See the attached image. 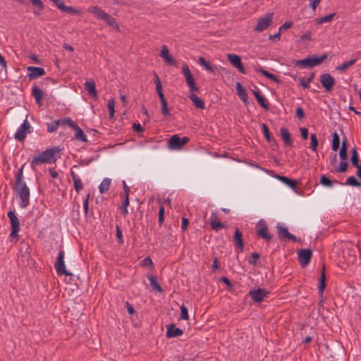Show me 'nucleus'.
I'll list each match as a JSON object with an SVG mask.
<instances>
[{
	"instance_id": "6e6d98bb",
	"label": "nucleus",
	"mask_w": 361,
	"mask_h": 361,
	"mask_svg": "<svg viewBox=\"0 0 361 361\" xmlns=\"http://www.w3.org/2000/svg\"><path fill=\"white\" fill-rule=\"evenodd\" d=\"M23 166H22V167L19 169V171H18V173H17V175H16V185L20 184V183H25V182L22 180V178H23Z\"/></svg>"
},
{
	"instance_id": "79ce46f5",
	"label": "nucleus",
	"mask_w": 361,
	"mask_h": 361,
	"mask_svg": "<svg viewBox=\"0 0 361 361\" xmlns=\"http://www.w3.org/2000/svg\"><path fill=\"white\" fill-rule=\"evenodd\" d=\"M346 185L361 188V182L358 181L354 176H350L346 179Z\"/></svg>"
},
{
	"instance_id": "72a5a7b5",
	"label": "nucleus",
	"mask_w": 361,
	"mask_h": 361,
	"mask_svg": "<svg viewBox=\"0 0 361 361\" xmlns=\"http://www.w3.org/2000/svg\"><path fill=\"white\" fill-rule=\"evenodd\" d=\"M104 20L109 25L111 26L112 27L115 28L116 30H118L119 27L118 24L116 23V19L114 18L111 16H110L109 13L106 15L104 17Z\"/></svg>"
},
{
	"instance_id": "423d86ee",
	"label": "nucleus",
	"mask_w": 361,
	"mask_h": 361,
	"mask_svg": "<svg viewBox=\"0 0 361 361\" xmlns=\"http://www.w3.org/2000/svg\"><path fill=\"white\" fill-rule=\"evenodd\" d=\"M273 13H269L264 17L259 18L257 20V25L254 28V30L258 32L265 30L269 26L272 24L273 21Z\"/></svg>"
},
{
	"instance_id": "20e7f679",
	"label": "nucleus",
	"mask_w": 361,
	"mask_h": 361,
	"mask_svg": "<svg viewBox=\"0 0 361 361\" xmlns=\"http://www.w3.org/2000/svg\"><path fill=\"white\" fill-rule=\"evenodd\" d=\"M256 233L266 242H269L272 239V235L269 233L267 224L265 220L262 219L256 224Z\"/></svg>"
},
{
	"instance_id": "b1692460",
	"label": "nucleus",
	"mask_w": 361,
	"mask_h": 361,
	"mask_svg": "<svg viewBox=\"0 0 361 361\" xmlns=\"http://www.w3.org/2000/svg\"><path fill=\"white\" fill-rule=\"evenodd\" d=\"M75 131V138L77 141L86 142H87V138L83 130L77 125L76 127L73 128Z\"/></svg>"
},
{
	"instance_id": "bf43d9fd",
	"label": "nucleus",
	"mask_w": 361,
	"mask_h": 361,
	"mask_svg": "<svg viewBox=\"0 0 361 361\" xmlns=\"http://www.w3.org/2000/svg\"><path fill=\"white\" fill-rule=\"evenodd\" d=\"M164 206H161L159 210V217H158V221L159 224H162L164 222Z\"/></svg>"
},
{
	"instance_id": "6e6552de",
	"label": "nucleus",
	"mask_w": 361,
	"mask_h": 361,
	"mask_svg": "<svg viewBox=\"0 0 361 361\" xmlns=\"http://www.w3.org/2000/svg\"><path fill=\"white\" fill-rule=\"evenodd\" d=\"M31 126L28 123L27 120L25 119L23 123L18 128L14 138L18 141H24L27 134L30 133Z\"/></svg>"
},
{
	"instance_id": "f257e3e1",
	"label": "nucleus",
	"mask_w": 361,
	"mask_h": 361,
	"mask_svg": "<svg viewBox=\"0 0 361 361\" xmlns=\"http://www.w3.org/2000/svg\"><path fill=\"white\" fill-rule=\"evenodd\" d=\"M54 154L55 151L52 148H50L37 155H34L30 164L31 167L34 169L35 166L40 164L54 162L55 161Z\"/></svg>"
},
{
	"instance_id": "37998d69",
	"label": "nucleus",
	"mask_w": 361,
	"mask_h": 361,
	"mask_svg": "<svg viewBox=\"0 0 361 361\" xmlns=\"http://www.w3.org/2000/svg\"><path fill=\"white\" fill-rule=\"evenodd\" d=\"M262 127L263 134H264L266 140L269 142H271L272 141L275 142V140L272 139L271 137L268 126L265 123H262Z\"/></svg>"
},
{
	"instance_id": "a18cd8bd",
	"label": "nucleus",
	"mask_w": 361,
	"mask_h": 361,
	"mask_svg": "<svg viewBox=\"0 0 361 361\" xmlns=\"http://www.w3.org/2000/svg\"><path fill=\"white\" fill-rule=\"evenodd\" d=\"M59 125H60L59 120H56L50 123H47V131L49 133H54V132L56 131Z\"/></svg>"
},
{
	"instance_id": "9b49d317",
	"label": "nucleus",
	"mask_w": 361,
	"mask_h": 361,
	"mask_svg": "<svg viewBox=\"0 0 361 361\" xmlns=\"http://www.w3.org/2000/svg\"><path fill=\"white\" fill-rule=\"evenodd\" d=\"M320 82L327 92L332 90L336 82L334 78L329 73L322 74L320 77Z\"/></svg>"
},
{
	"instance_id": "0eeeda50",
	"label": "nucleus",
	"mask_w": 361,
	"mask_h": 361,
	"mask_svg": "<svg viewBox=\"0 0 361 361\" xmlns=\"http://www.w3.org/2000/svg\"><path fill=\"white\" fill-rule=\"evenodd\" d=\"M182 73L185 76L186 83L189 87L190 92H197L199 90L196 86L194 77L191 73V71L189 68V66L186 64H184L182 66Z\"/></svg>"
},
{
	"instance_id": "8fccbe9b",
	"label": "nucleus",
	"mask_w": 361,
	"mask_h": 361,
	"mask_svg": "<svg viewBox=\"0 0 361 361\" xmlns=\"http://www.w3.org/2000/svg\"><path fill=\"white\" fill-rule=\"evenodd\" d=\"M350 161L352 165L353 166H357L359 164V158L356 148H353L352 149V157L350 159Z\"/></svg>"
},
{
	"instance_id": "dca6fc26",
	"label": "nucleus",
	"mask_w": 361,
	"mask_h": 361,
	"mask_svg": "<svg viewBox=\"0 0 361 361\" xmlns=\"http://www.w3.org/2000/svg\"><path fill=\"white\" fill-rule=\"evenodd\" d=\"M278 235L280 238H286V239H290L293 240H295L296 238L295 235L290 234L288 232V228L286 226H283L281 224L279 223L276 226Z\"/></svg>"
},
{
	"instance_id": "f8f14e48",
	"label": "nucleus",
	"mask_w": 361,
	"mask_h": 361,
	"mask_svg": "<svg viewBox=\"0 0 361 361\" xmlns=\"http://www.w3.org/2000/svg\"><path fill=\"white\" fill-rule=\"evenodd\" d=\"M227 58L230 63L232 64V66L236 68L239 72H240L243 74L246 73V70L245 69L241 62V59L238 55L234 54H228Z\"/></svg>"
},
{
	"instance_id": "cd10ccee",
	"label": "nucleus",
	"mask_w": 361,
	"mask_h": 361,
	"mask_svg": "<svg viewBox=\"0 0 361 361\" xmlns=\"http://www.w3.org/2000/svg\"><path fill=\"white\" fill-rule=\"evenodd\" d=\"M280 133L285 145L287 146H290L292 145V142L290 140V134L289 133L288 129L286 128H281L280 129Z\"/></svg>"
},
{
	"instance_id": "a211bd4d",
	"label": "nucleus",
	"mask_w": 361,
	"mask_h": 361,
	"mask_svg": "<svg viewBox=\"0 0 361 361\" xmlns=\"http://www.w3.org/2000/svg\"><path fill=\"white\" fill-rule=\"evenodd\" d=\"M160 56L164 60V61L166 63H167L168 64H170L172 66L176 65V59L170 55L169 49L166 45H163L161 47Z\"/></svg>"
},
{
	"instance_id": "39448f33",
	"label": "nucleus",
	"mask_w": 361,
	"mask_h": 361,
	"mask_svg": "<svg viewBox=\"0 0 361 361\" xmlns=\"http://www.w3.org/2000/svg\"><path fill=\"white\" fill-rule=\"evenodd\" d=\"M65 252L63 250H60L59 252L57 261L54 264L56 271L58 275L71 276L72 274L66 270L65 266Z\"/></svg>"
},
{
	"instance_id": "49530a36",
	"label": "nucleus",
	"mask_w": 361,
	"mask_h": 361,
	"mask_svg": "<svg viewBox=\"0 0 361 361\" xmlns=\"http://www.w3.org/2000/svg\"><path fill=\"white\" fill-rule=\"evenodd\" d=\"M320 183L323 185L324 186L332 188L334 186V181L331 180L329 178H327L326 176L323 175L321 177L320 179Z\"/></svg>"
},
{
	"instance_id": "473e14b6",
	"label": "nucleus",
	"mask_w": 361,
	"mask_h": 361,
	"mask_svg": "<svg viewBox=\"0 0 361 361\" xmlns=\"http://www.w3.org/2000/svg\"><path fill=\"white\" fill-rule=\"evenodd\" d=\"M32 4L37 8V10L34 11L33 13L35 16L40 15L42 11L44 9V4L41 0H30Z\"/></svg>"
},
{
	"instance_id": "4c0bfd02",
	"label": "nucleus",
	"mask_w": 361,
	"mask_h": 361,
	"mask_svg": "<svg viewBox=\"0 0 361 361\" xmlns=\"http://www.w3.org/2000/svg\"><path fill=\"white\" fill-rule=\"evenodd\" d=\"M335 16H336V13H333L329 15L322 17L320 18H317V19H316V23L319 25V24H322L324 23H329L333 20V18H334Z\"/></svg>"
},
{
	"instance_id": "4468645a",
	"label": "nucleus",
	"mask_w": 361,
	"mask_h": 361,
	"mask_svg": "<svg viewBox=\"0 0 361 361\" xmlns=\"http://www.w3.org/2000/svg\"><path fill=\"white\" fill-rule=\"evenodd\" d=\"M183 334V330L176 326L173 324L166 325V336L169 338L180 336Z\"/></svg>"
},
{
	"instance_id": "ea45409f",
	"label": "nucleus",
	"mask_w": 361,
	"mask_h": 361,
	"mask_svg": "<svg viewBox=\"0 0 361 361\" xmlns=\"http://www.w3.org/2000/svg\"><path fill=\"white\" fill-rule=\"evenodd\" d=\"M340 145V137L338 134L335 132L333 135V140H332V149L335 152H336Z\"/></svg>"
},
{
	"instance_id": "338daca9",
	"label": "nucleus",
	"mask_w": 361,
	"mask_h": 361,
	"mask_svg": "<svg viewBox=\"0 0 361 361\" xmlns=\"http://www.w3.org/2000/svg\"><path fill=\"white\" fill-rule=\"evenodd\" d=\"M321 0H310V6L313 9L315 10V8L318 6Z\"/></svg>"
},
{
	"instance_id": "412c9836",
	"label": "nucleus",
	"mask_w": 361,
	"mask_h": 361,
	"mask_svg": "<svg viewBox=\"0 0 361 361\" xmlns=\"http://www.w3.org/2000/svg\"><path fill=\"white\" fill-rule=\"evenodd\" d=\"M88 12L93 13L98 19L104 20V17L107 14L104 10L99 6H90L87 9Z\"/></svg>"
},
{
	"instance_id": "09e8293b",
	"label": "nucleus",
	"mask_w": 361,
	"mask_h": 361,
	"mask_svg": "<svg viewBox=\"0 0 361 361\" xmlns=\"http://www.w3.org/2000/svg\"><path fill=\"white\" fill-rule=\"evenodd\" d=\"M115 101L114 99H111L108 101L107 107L109 111V116L111 118H113L115 113Z\"/></svg>"
},
{
	"instance_id": "c756f323",
	"label": "nucleus",
	"mask_w": 361,
	"mask_h": 361,
	"mask_svg": "<svg viewBox=\"0 0 361 361\" xmlns=\"http://www.w3.org/2000/svg\"><path fill=\"white\" fill-rule=\"evenodd\" d=\"M111 185V179L108 178H105L99 186V190L101 194H104L106 192Z\"/></svg>"
},
{
	"instance_id": "a878e982",
	"label": "nucleus",
	"mask_w": 361,
	"mask_h": 361,
	"mask_svg": "<svg viewBox=\"0 0 361 361\" xmlns=\"http://www.w3.org/2000/svg\"><path fill=\"white\" fill-rule=\"evenodd\" d=\"M276 178L293 190H295L298 184V181L296 180L290 179L288 177L282 176H277Z\"/></svg>"
},
{
	"instance_id": "e2e57ef3",
	"label": "nucleus",
	"mask_w": 361,
	"mask_h": 361,
	"mask_svg": "<svg viewBox=\"0 0 361 361\" xmlns=\"http://www.w3.org/2000/svg\"><path fill=\"white\" fill-rule=\"evenodd\" d=\"M298 80L300 81V85L303 88H308L309 87V86H310L309 81H307V80H305L304 78L300 77L298 78Z\"/></svg>"
},
{
	"instance_id": "c03bdc74",
	"label": "nucleus",
	"mask_w": 361,
	"mask_h": 361,
	"mask_svg": "<svg viewBox=\"0 0 361 361\" xmlns=\"http://www.w3.org/2000/svg\"><path fill=\"white\" fill-rule=\"evenodd\" d=\"M154 80L156 84V91L158 93H162V85L161 80L156 72H154Z\"/></svg>"
},
{
	"instance_id": "aec40b11",
	"label": "nucleus",
	"mask_w": 361,
	"mask_h": 361,
	"mask_svg": "<svg viewBox=\"0 0 361 361\" xmlns=\"http://www.w3.org/2000/svg\"><path fill=\"white\" fill-rule=\"evenodd\" d=\"M85 89L87 91L88 94L92 96L94 99L97 98V92L96 90V84L93 79L87 80L85 84Z\"/></svg>"
},
{
	"instance_id": "69168bd1",
	"label": "nucleus",
	"mask_w": 361,
	"mask_h": 361,
	"mask_svg": "<svg viewBox=\"0 0 361 361\" xmlns=\"http://www.w3.org/2000/svg\"><path fill=\"white\" fill-rule=\"evenodd\" d=\"M125 305L128 314L133 315L135 313V310L133 307L128 302H126Z\"/></svg>"
},
{
	"instance_id": "1a4fd4ad",
	"label": "nucleus",
	"mask_w": 361,
	"mask_h": 361,
	"mask_svg": "<svg viewBox=\"0 0 361 361\" xmlns=\"http://www.w3.org/2000/svg\"><path fill=\"white\" fill-rule=\"evenodd\" d=\"M8 217L11 221L12 227L10 237L11 238H17L18 236V231H20V221L13 211H9L8 212Z\"/></svg>"
},
{
	"instance_id": "5fc2aeb1",
	"label": "nucleus",
	"mask_w": 361,
	"mask_h": 361,
	"mask_svg": "<svg viewBox=\"0 0 361 361\" xmlns=\"http://www.w3.org/2000/svg\"><path fill=\"white\" fill-rule=\"evenodd\" d=\"M161 103V114L164 115V116H169L170 115V111L168 109V107H167V105H168V103H167V101H163Z\"/></svg>"
},
{
	"instance_id": "7c9ffc66",
	"label": "nucleus",
	"mask_w": 361,
	"mask_h": 361,
	"mask_svg": "<svg viewBox=\"0 0 361 361\" xmlns=\"http://www.w3.org/2000/svg\"><path fill=\"white\" fill-rule=\"evenodd\" d=\"M357 61V59H353L350 60L349 61L344 62L340 66H337L336 69L338 71L345 72L347 69H348L351 66L355 64Z\"/></svg>"
},
{
	"instance_id": "680f3d73",
	"label": "nucleus",
	"mask_w": 361,
	"mask_h": 361,
	"mask_svg": "<svg viewBox=\"0 0 361 361\" xmlns=\"http://www.w3.org/2000/svg\"><path fill=\"white\" fill-rule=\"evenodd\" d=\"M300 38L302 41H311L312 40L311 32L310 31L305 32L302 35H301Z\"/></svg>"
},
{
	"instance_id": "e433bc0d",
	"label": "nucleus",
	"mask_w": 361,
	"mask_h": 361,
	"mask_svg": "<svg viewBox=\"0 0 361 361\" xmlns=\"http://www.w3.org/2000/svg\"><path fill=\"white\" fill-rule=\"evenodd\" d=\"M199 62L201 66H204L205 69L211 73H214V70L210 63L204 59V57L199 58Z\"/></svg>"
},
{
	"instance_id": "58836bf2",
	"label": "nucleus",
	"mask_w": 361,
	"mask_h": 361,
	"mask_svg": "<svg viewBox=\"0 0 361 361\" xmlns=\"http://www.w3.org/2000/svg\"><path fill=\"white\" fill-rule=\"evenodd\" d=\"M346 139H344L342 142V146L339 152V156L343 161L347 159V146Z\"/></svg>"
},
{
	"instance_id": "052dcab7",
	"label": "nucleus",
	"mask_w": 361,
	"mask_h": 361,
	"mask_svg": "<svg viewBox=\"0 0 361 361\" xmlns=\"http://www.w3.org/2000/svg\"><path fill=\"white\" fill-rule=\"evenodd\" d=\"M259 257H260V255L259 253H257V252L252 253V259H250L249 263L251 264H253V265L256 264Z\"/></svg>"
},
{
	"instance_id": "a19ab883",
	"label": "nucleus",
	"mask_w": 361,
	"mask_h": 361,
	"mask_svg": "<svg viewBox=\"0 0 361 361\" xmlns=\"http://www.w3.org/2000/svg\"><path fill=\"white\" fill-rule=\"evenodd\" d=\"M325 280H326V278H325V275H324V269H323L321 277H320V280H319V285L318 287L319 292L322 295L324 290L325 289V287H326Z\"/></svg>"
},
{
	"instance_id": "c85d7f7f",
	"label": "nucleus",
	"mask_w": 361,
	"mask_h": 361,
	"mask_svg": "<svg viewBox=\"0 0 361 361\" xmlns=\"http://www.w3.org/2000/svg\"><path fill=\"white\" fill-rule=\"evenodd\" d=\"M253 94L257 100L258 103L260 104L262 107L265 109H268L269 106L266 101V99L261 94L259 90L253 91Z\"/></svg>"
},
{
	"instance_id": "9d476101",
	"label": "nucleus",
	"mask_w": 361,
	"mask_h": 361,
	"mask_svg": "<svg viewBox=\"0 0 361 361\" xmlns=\"http://www.w3.org/2000/svg\"><path fill=\"white\" fill-rule=\"evenodd\" d=\"M312 254L310 249H302L298 251V261L302 267H305L310 263Z\"/></svg>"
},
{
	"instance_id": "de8ad7c7",
	"label": "nucleus",
	"mask_w": 361,
	"mask_h": 361,
	"mask_svg": "<svg viewBox=\"0 0 361 361\" xmlns=\"http://www.w3.org/2000/svg\"><path fill=\"white\" fill-rule=\"evenodd\" d=\"M310 147L313 152H316L318 146V140L315 134H311L310 135Z\"/></svg>"
},
{
	"instance_id": "f03ea898",
	"label": "nucleus",
	"mask_w": 361,
	"mask_h": 361,
	"mask_svg": "<svg viewBox=\"0 0 361 361\" xmlns=\"http://www.w3.org/2000/svg\"><path fill=\"white\" fill-rule=\"evenodd\" d=\"M16 191L20 197L19 204L20 207L25 208L30 204V189L26 183H20L16 185Z\"/></svg>"
},
{
	"instance_id": "5701e85b",
	"label": "nucleus",
	"mask_w": 361,
	"mask_h": 361,
	"mask_svg": "<svg viewBox=\"0 0 361 361\" xmlns=\"http://www.w3.org/2000/svg\"><path fill=\"white\" fill-rule=\"evenodd\" d=\"M32 95L34 97L36 103L41 104V102L44 97V93L42 90L37 86H33L32 87Z\"/></svg>"
},
{
	"instance_id": "ddd939ff",
	"label": "nucleus",
	"mask_w": 361,
	"mask_h": 361,
	"mask_svg": "<svg viewBox=\"0 0 361 361\" xmlns=\"http://www.w3.org/2000/svg\"><path fill=\"white\" fill-rule=\"evenodd\" d=\"M251 298L256 302H262L265 298L267 297L268 292L264 288H257L252 290L249 292Z\"/></svg>"
},
{
	"instance_id": "4be33fe9",
	"label": "nucleus",
	"mask_w": 361,
	"mask_h": 361,
	"mask_svg": "<svg viewBox=\"0 0 361 361\" xmlns=\"http://www.w3.org/2000/svg\"><path fill=\"white\" fill-rule=\"evenodd\" d=\"M190 99L192 102L193 105L200 109H205V104L204 102L198 96H197L195 94H191L189 96Z\"/></svg>"
},
{
	"instance_id": "0e129e2a",
	"label": "nucleus",
	"mask_w": 361,
	"mask_h": 361,
	"mask_svg": "<svg viewBox=\"0 0 361 361\" xmlns=\"http://www.w3.org/2000/svg\"><path fill=\"white\" fill-rule=\"evenodd\" d=\"M295 113H296V116L300 119H302L305 117L304 111H303L302 108H301V107H298L296 109Z\"/></svg>"
},
{
	"instance_id": "774afa93",
	"label": "nucleus",
	"mask_w": 361,
	"mask_h": 361,
	"mask_svg": "<svg viewBox=\"0 0 361 361\" xmlns=\"http://www.w3.org/2000/svg\"><path fill=\"white\" fill-rule=\"evenodd\" d=\"M301 136L304 140H307L308 137V130L306 128H300Z\"/></svg>"
},
{
	"instance_id": "603ef678",
	"label": "nucleus",
	"mask_w": 361,
	"mask_h": 361,
	"mask_svg": "<svg viewBox=\"0 0 361 361\" xmlns=\"http://www.w3.org/2000/svg\"><path fill=\"white\" fill-rule=\"evenodd\" d=\"M180 319H185V320L188 319V317H189L188 309L183 305H182L180 306Z\"/></svg>"
},
{
	"instance_id": "393cba45",
	"label": "nucleus",
	"mask_w": 361,
	"mask_h": 361,
	"mask_svg": "<svg viewBox=\"0 0 361 361\" xmlns=\"http://www.w3.org/2000/svg\"><path fill=\"white\" fill-rule=\"evenodd\" d=\"M236 91L237 94L239 96L240 99L244 102L247 103V94L245 91V89L243 87L240 82H238L236 83Z\"/></svg>"
},
{
	"instance_id": "4d7b16f0",
	"label": "nucleus",
	"mask_w": 361,
	"mask_h": 361,
	"mask_svg": "<svg viewBox=\"0 0 361 361\" xmlns=\"http://www.w3.org/2000/svg\"><path fill=\"white\" fill-rule=\"evenodd\" d=\"M292 21H286L279 27V32L290 28L293 26Z\"/></svg>"
},
{
	"instance_id": "f704fd0d",
	"label": "nucleus",
	"mask_w": 361,
	"mask_h": 361,
	"mask_svg": "<svg viewBox=\"0 0 361 361\" xmlns=\"http://www.w3.org/2000/svg\"><path fill=\"white\" fill-rule=\"evenodd\" d=\"M148 279L150 282V285H151L152 288L154 290H156L158 292L162 291V288H161V286L158 283V282L157 281V278L154 276H152V275L149 276L148 277Z\"/></svg>"
},
{
	"instance_id": "f3484780",
	"label": "nucleus",
	"mask_w": 361,
	"mask_h": 361,
	"mask_svg": "<svg viewBox=\"0 0 361 361\" xmlns=\"http://www.w3.org/2000/svg\"><path fill=\"white\" fill-rule=\"evenodd\" d=\"M168 147L171 150H177L182 148L180 137L178 135L176 134L171 137L168 141Z\"/></svg>"
},
{
	"instance_id": "864d4df0",
	"label": "nucleus",
	"mask_w": 361,
	"mask_h": 361,
	"mask_svg": "<svg viewBox=\"0 0 361 361\" xmlns=\"http://www.w3.org/2000/svg\"><path fill=\"white\" fill-rule=\"evenodd\" d=\"M348 163L345 161L342 160L338 167L336 169V171L339 173L345 172L348 169Z\"/></svg>"
},
{
	"instance_id": "6ab92c4d",
	"label": "nucleus",
	"mask_w": 361,
	"mask_h": 361,
	"mask_svg": "<svg viewBox=\"0 0 361 361\" xmlns=\"http://www.w3.org/2000/svg\"><path fill=\"white\" fill-rule=\"evenodd\" d=\"M233 240L235 241L236 251L243 252L244 248L243 234L238 229H236L235 231Z\"/></svg>"
},
{
	"instance_id": "2eb2a0df",
	"label": "nucleus",
	"mask_w": 361,
	"mask_h": 361,
	"mask_svg": "<svg viewBox=\"0 0 361 361\" xmlns=\"http://www.w3.org/2000/svg\"><path fill=\"white\" fill-rule=\"evenodd\" d=\"M27 70L29 72L27 76L30 79H35L45 75L44 69L41 67L29 66Z\"/></svg>"
},
{
	"instance_id": "7ed1b4c3",
	"label": "nucleus",
	"mask_w": 361,
	"mask_h": 361,
	"mask_svg": "<svg viewBox=\"0 0 361 361\" xmlns=\"http://www.w3.org/2000/svg\"><path fill=\"white\" fill-rule=\"evenodd\" d=\"M326 58L327 54H324L319 57L312 56L302 60H295L293 63L295 66L302 68L314 67L322 63Z\"/></svg>"
},
{
	"instance_id": "c9c22d12",
	"label": "nucleus",
	"mask_w": 361,
	"mask_h": 361,
	"mask_svg": "<svg viewBox=\"0 0 361 361\" xmlns=\"http://www.w3.org/2000/svg\"><path fill=\"white\" fill-rule=\"evenodd\" d=\"M60 125L63 126H69L71 128H74L76 127L77 123L73 121L71 118H64L63 119L59 120Z\"/></svg>"
},
{
	"instance_id": "2f4dec72",
	"label": "nucleus",
	"mask_w": 361,
	"mask_h": 361,
	"mask_svg": "<svg viewBox=\"0 0 361 361\" xmlns=\"http://www.w3.org/2000/svg\"><path fill=\"white\" fill-rule=\"evenodd\" d=\"M256 71L257 73H261L262 75L267 77V78H269V79H270V80H273V81H274L276 82H279V80L277 78V77L275 75L268 72L266 70H264L262 68L256 69Z\"/></svg>"
},
{
	"instance_id": "13d9d810",
	"label": "nucleus",
	"mask_w": 361,
	"mask_h": 361,
	"mask_svg": "<svg viewBox=\"0 0 361 361\" xmlns=\"http://www.w3.org/2000/svg\"><path fill=\"white\" fill-rule=\"evenodd\" d=\"M116 235L118 238V243L120 244H122L123 243V238H122V232L119 227V226H116Z\"/></svg>"
},
{
	"instance_id": "bb28decb",
	"label": "nucleus",
	"mask_w": 361,
	"mask_h": 361,
	"mask_svg": "<svg viewBox=\"0 0 361 361\" xmlns=\"http://www.w3.org/2000/svg\"><path fill=\"white\" fill-rule=\"evenodd\" d=\"M71 176L73 180L75 190L79 192L82 189V183L80 177L73 171H71Z\"/></svg>"
},
{
	"instance_id": "3c124183",
	"label": "nucleus",
	"mask_w": 361,
	"mask_h": 361,
	"mask_svg": "<svg viewBox=\"0 0 361 361\" xmlns=\"http://www.w3.org/2000/svg\"><path fill=\"white\" fill-rule=\"evenodd\" d=\"M225 224L220 221L212 222L211 227L212 230L218 231L220 229L225 228Z\"/></svg>"
}]
</instances>
